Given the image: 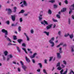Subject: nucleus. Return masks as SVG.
<instances>
[{"mask_svg":"<svg viewBox=\"0 0 74 74\" xmlns=\"http://www.w3.org/2000/svg\"><path fill=\"white\" fill-rule=\"evenodd\" d=\"M54 40L55 38L53 37L49 40V42L50 44H51V47H53L55 46V43H54V42H53V41H54Z\"/></svg>","mask_w":74,"mask_h":74,"instance_id":"obj_1","label":"nucleus"},{"mask_svg":"<svg viewBox=\"0 0 74 74\" xmlns=\"http://www.w3.org/2000/svg\"><path fill=\"white\" fill-rule=\"evenodd\" d=\"M43 14V12L42 11H41L40 14H39V21H42V15Z\"/></svg>","mask_w":74,"mask_h":74,"instance_id":"obj_2","label":"nucleus"},{"mask_svg":"<svg viewBox=\"0 0 74 74\" xmlns=\"http://www.w3.org/2000/svg\"><path fill=\"white\" fill-rule=\"evenodd\" d=\"M2 32L5 33V37H7V36H8V31L6 30H5L4 29H3L1 30Z\"/></svg>","mask_w":74,"mask_h":74,"instance_id":"obj_3","label":"nucleus"},{"mask_svg":"<svg viewBox=\"0 0 74 74\" xmlns=\"http://www.w3.org/2000/svg\"><path fill=\"white\" fill-rule=\"evenodd\" d=\"M69 9L70 10L69 12V14H71V12H72V10H74V4L71 6Z\"/></svg>","mask_w":74,"mask_h":74,"instance_id":"obj_4","label":"nucleus"},{"mask_svg":"<svg viewBox=\"0 0 74 74\" xmlns=\"http://www.w3.org/2000/svg\"><path fill=\"white\" fill-rule=\"evenodd\" d=\"M67 69H66V71L62 73L63 72V69H62L60 71V73L61 74H67Z\"/></svg>","mask_w":74,"mask_h":74,"instance_id":"obj_5","label":"nucleus"},{"mask_svg":"<svg viewBox=\"0 0 74 74\" xmlns=\"http://www.w3.org/2000/svg\"><path fill=\"white\" fill-rule=\"evenodd\" d=\"M37 55V53H35L33 54V56H30V58H31V59H33V58H35L36 56V55Z\"/></svg>","mask_w":74,"mask_h":74,"instance_id":"obj_6","label":"nucleus"},{"mask_svg":"<svg viewBox=\"0 0 74 74\" xmlns=\"http://www.w3.org/2000/svg\"><path fill=\"white\" fill-rule=\"evenodd\" d=\"M23 3L24 5L25 6H27V3H26V1H23L21 2L19 4H22V3Z\"/></svg>","mask_w":74,"mask_h":74,"instance_id":"obj_7","label":"nucleus"},{"mask_svg":"<svg viewBox=\"0 0 74 74\" xmlns=\"http://www.w3.org/2000/svg\"><path fill=\"white\" fill-rule=\"evenodd\" d=\"M6 11H8V13L9 14H11L12 12V10H11V9H7Z\"/></svg>","mask_w":74,"mask_h":74,"instance_id":"obj_8","label":"nucleus"},{"mask_svg":"<svg viewBox=\"0 0 74 74\" xmlns=\"http://www.w3.org/2000/svg\"><path fill=\"white\" fill-rule=\"evenodd\" d=\"M11 18L13 22H14L15 21V15H12Z\"/></svg>","mask_w":74,"mask_h":74,"instance_id":"obj_9","label":"nucleus"},{"mask_svg":"<svg viewBox=\"0 0 74 74\" xmlns=\"http://www.w3.org/2000/svg\"><path fill=\"white\" fill-rule=\"evenodd\" d=\"M57 55L58 58V59H60V58H61V55H60V53H57Z\"/></svg>","mask_w":74,"mask_h":74,"instance_id":"obj_10","label":"nucleus"},{"mask_svg":"<svg viewBox=\"0 0 74 74\" xmlns=\"http://www.w3.org/2000/svg\"><path fill=\"white\" fill-rule=\"evenodd\" d=\"M24 34L26 37L27 41H29L30 40V38H29V36H27V34H26V33H24Z\"/></svg>","mask_w":74,"mask_h":74,"instance_id":"obj_11","label":"nucleus"},{"mask_svg":"<svg viewBox=\"0 0 74 74\" xmlns=\"http://www.w3.org/2000/svg\"><path fill=\"white\" fill-rule=\"evenodd\" d=\"M16 49L19 53H21V49H20V48H19V47L16 46Z\"/></svg>","mask_w":74,"mask_h":74,"instance_id":"obj_12","label":"nucleus"},{"mask_svg":"<svg viewBox=\"0 0 74 74\" xmlns=\"http://www.w3.org/2000/svg\"><path fill=\"white\" fill-rule=\"evenodd\" d=\"M25 60L27 62H28V63H29V62H30V59H29V58H27V56H25Z\"/></svg>","mask_w":74,"mask_h":74,"instance_id":"obj_13","label":"nucleus"},{"mask_svg":"<svg viewBox=\"0 0 74 74\" xmlns=\"http://www.w3.org/2000/svg\"><path fill=\"white\" fill-rule=\"evenodd\" d=\"M52 24H51L47 26L46 27V28L47 30H48V29H50V28H51L52 27Z\"/></svg>","mask_w":74,"mask_h":74,"instance_id":"obj_14","label":"nucleus"},{"mask_svg":"<svg viewBox=\"0 0 74 74\" xmlns=\"http://www.w3.org/2000/svg\"><path fill=\"white\" fill-rule=\"evenodd\" d=\"M22 68H23V69L24 71H26V69H27V67H26V66L24 65L22 66Z\"/></svg>","mask_w":74,"mask_h":74,"instance_id":"obj_15","label":"nucleus"},{"mask_svg":"<svg viewBox=\"0 0 74 74\" xmlns=\"http://www.w3.org/2000/svg\"><path fill=\"white\" fill-rule=\"evenodd\" d=\"M66 11V8H63L62 9V10H61V12H64V11Z\"/></svg>","mask_w":74,"mask_h":74,"instance_id":"obj_16","label":"nucleus"},{"mask_svg":"<svg viewBox=\"0 0 74 74\" xmlns=\"http://www.w3.org/2000/svg\"><path fill=\"white\" fill-rule=\"evenodd\" d=\"M8 51H5L4 52V54L5 55V56H7L8 55Z\"/></svg>","mask_w":74,"mask_h":74,"instance_id":"obj_17","label":"nucleus"},{"mask_svg":"<svg viewBox=\"0 0 74 74\" xmlns=\"http://www.w3.org/2000/svg\"><path fill=\"white\" fill-rule=\"evenodd\" d=\"M17 41L19 42V43L21 44V42H22V41H23V40L22 39H18L17 40Z\"/></svg>","mask_w":74,"mask_h":74,"instance_id":"obj_18","label":"nucleus"},{"mask_svg":"<svg viewBox=\"0 0 74 74\" xmlns=\"http://www.w3.org/2000/svg\"><path fill=\"white\" fill-rule=\"evenodd\" d=\"M43 33H45V34H46V35L47 36H49V32H47L46 31H45L43 32Z\"/></svg>","mask_w":74,"mask_h":74,"instance_id":"obj_19","label":"nucleus"},{"mask_svg":"<svg viewBox=\"0 0 74 74\" xmlns=\"http://www.w3.org/2000/svg\"><path fill=\"white\" fill-rule=\"evenodd\" d=\"M16 9H17L16 7H14L13 12H16Z\"/></svg>","mask_w":74,"mask_h":74,"instance_id":"obj_20","label":"nucleus"},{"mask_svg":"<svg viewBox=\"0 0 74 74\" xmlns=\"http://www.w3.org/2000/svg\"><path fill=\"white\" fill-rule=\"evenodd\" d=\"M7 37H5V38H6V39L8 41H9V42H11V40L10 39V38H9L8 37H7Z\"/></svg>","mask_w":74,"mask_h":74,"instance_id":"obj_21","label":"nucleus"},{"mask_svg":"<svg viewBox=\"0 0 74 74\" xmlns=\"http://www.w3.org/2000/svg\"><path fill=\"white\" fill-rule=\"evenodd\" d=\"M48 13L49 14H50V15L51 14H52V11H51V10L49 9L48 10Z\"/></svg>","mask_w":74,"mask_h":74,"instance_id":"obj_22","label":"nucleus"},{"mask_svg":"<svg viewBox=\"0 0 74 74\" xmlns=\"http://www.w3.org/2000/svg\"><path fill=\"white\" fill-rule=\"evenodd\" d=\"M18 30L19 32L21 31V26H19L18 28Z\"/></svg>","mask_w":74,"mask_h":74,"instance_id":"obj_23","label":"nucleus"},{"mask_svg":"<svg viewBox=\"0 0 74 74\" xmlns=\"http://www.w3.org/2000/svg\"><path fill=\"white\" fill-rule=\"evenodd\" d=\"M38 65H39V66L40 68H42V64H41V63H38Z\"/></svg>","mask_w":74,"mask_h":74,"instance_id":"obj_24","label":"nucleus"},{"mask_svg":"<svg viewBox=\"0 0 74 74\" xmlns=\"http://www.w3.org/2000/svg\"><path fill=\"white\" fill-rule=\"evenodd\" d=\"M62 62H63L64 64H65V65L67 64V62L65 60L63 61Z\"/></svg>","mask_w":74,"mask_h":74,"instance_id":"obj_25","label":"nucleus"},{"mask_svg":"<svg viewBox=\"0 0 74 74\" xmlns=\"http://www.w3.org/2000/svg\"><path fill=\"white\" fill-rule=\"evenodd\" d=\"M22 49L24 51H25V53H26L27 54L28 53L26 51V49L24 48H22Z\"/></svg>","mask_w":74,"mask_h":74,"instance_id":"obj_26","label":"nucleus"},{"mask_svg":"<svg viewBox=\"0 0 74 74\" xmlns=\"http://www.w3.org/2000/svg\"><path fill=\"white\" fill-rule=\"evenodd\" d=\"M49 2H50V3H54L55 1V0H51L50 1H49Z\"/></svg>","mask_w":74,"mask_h":74,"instance_id":"obj_27","label":"nucleus"},{"mask_svg":"<svg viewBox=\"0 0 74 74\" xmlns=\"http://www.w3.org/2000/svg\"><path fill=\"white\" fill-rule=\"evenodd\" d=\"M57 69V70H62V68L60 66L58 67Z\"/></svg>","mask_w":74,"mask_h":74,"instance_id":"obj_28","label":"nucleus"},{"mask_svg":"<svg viewBox=\"0 0 74 74\" xmlns=\"http://www.w3.org/2000/svg\"><path fill=\"white\" fill-rule=\"evenodd\" d=\"M3 60H6V58H5V56L4 55H3Z\"/></svg>","mask_w":74,"mask_h":74,"instance_id":"obj_29","label":"nucleus"},{"mask_svg":"<svg viewBox=\"0 0 74 74\" xmlns=\"http://www.w3.org/2000/svg\"><path fill=\"white\" fill-rule=\"evenodd\" d=\"M52 21L54 22H57L58 21L57 20L55 19L54 18H52Z\"/></svg>","mask_w":74,"mask_h":74,"instance_id":"obj_30","label":"nucleus"},{"mask_svg":"<svg viewBox=\"0 0 74 74\" xmlns=\"http://www.w3.org/2000/svg\"><path fill=\"white\" fill-rule=\"evenodd\" d=\"M25 12V10H21V12H19V13H22L23 14V13H24Z\"/></svg>","mask_w":74,"mask_h":74,"instance_id":"obj_31","label":"nucleus"},{"mask_svg":"<svg viewBox=\"0 0 74 74\" xmlns=\"http://www.w3.org/2000/svg\"><path fill=\"white\" fill-rule=\"evenodd\" d=\"M60 62H58L57 64L56 65V67H59L60 66Z\"/></svg>","mask_w":74,"mask_h":74,"instance_id":"obj_32","label":"nucleus"},{"mask_svg":"<svg viewBox=\"0 0 74 74\" xmlns=\"http://www.w3.org/2000/svg\"><path fill=\"white\" fill-rule=\"evenodd\" d=\"M68 22L69 25H70L71 21H70V18H69L68 20Z\"/></svg>","mask_w":74,"mask_h":74,"instance_id":"obj_33","label":"nucleus"},{"mask_svg":"<svg viewBox=\"0 0 74 74\" xmlns=\"http://www.w3.org/2000/svg\"><path fill=\"white\" fill-rule=\"evenodd\" d=\"M18 23H16V24L14 25V24H12L11 25L12 26H16L17 25Z\"/></svg>","mask_w":74,"mask_h":74,"instance_id":"obj_34","label":"nucleus"},{"mask_svg":"<svg viewBox=\"0 0 74 74\" xmlns=\"http://www.w3.org/2000/svg\"><path fill=\"white\" fill-rule=\"evenodd\" d=\"M19 21L20 22H22L23 21V20L22 19V18H19Z\"/></svg>","mask_w":74,"mask_h":74,"instance_id":"obj_35","label":"nucleus"},{"mask_svg":"<svg viewBox=\"0 0 74 74\" xmlns=\"http://www.w3.org/2000/svg\"><path fill=\"white\" fill-rule=\"evenodd\" d=\"M13 39L14 40H17V38H16V36H13Z\"/></svg>","mask_w":74,"mask_h":74,"instance_id":"obj_36","label":"nucleus"},{"mask_svg":"<svg viewBox=\"0 0 74 74\" xmlns=\"http://www.w3.org/2000/svg\"><path fill=\"white\" fill-rule=\"evenodd\" d=\"M9 56L10 57V58H13V56L12 55V54H10L9 55Z\"/></svg>","mask_w":74,"mask_h":74,"instance_id":"obj_37","label":"nucleus"},{"mask_svg":"<svg viewBox=\"0 0 74 74\" xmlns=\"http://www.w3.org/2000/svg\"><path fill=\"white\" fill-rule=\"evenodd\" d=\"M68 36H70L69 33L67 34H65L64 35V37H68Z\"/></svg>","mask_w":74,"mask_h":74,"instance_id":"obj_38","label":"nucleus"},{"mask_svg":"<svg viewBox=\"0 0 74 74\" xmlns=\"http://www.w3.org/2000/svg\"><path fill=\"white\" fill-rule=\"evenodd\" d=\"M43 71L44 73H45V74H47V72L46 71V70H45V69H44L43 70Z\"/></svg>","mask_w":74,"mask_h":74,"instance_id":"obj_39","label":"nucleus"},{"mask_svg":"<svg viewBox=\"0 0 74 74\" xmlns=\"http://www.w3.org/2000/svg\"><path fill=\"white\" fill-rule=\"evenodd\" d=\"M64 3H65L66 4H68V1H67V0H65L64 1Z\"/></svg>","mask_w":74,"mask_h":74,"instance_id":"obj_40","label":"nucleus"},{"mask_svg":"<svg viewBox=\"0 0 74 74\" xmlns=\"http://www.w3.org/2000/svg\"><path fill=\"white\" fill-rule=\"evenodd\" d=\"M30 32H31V34H33L34 33V31H33V29H32L30 30Z\"/></svg>","mask_w":74,"mask_h":74,"instance_id":"obj_41","label":"nucleus"},{"mask_svg":"<svg viewBox=\"0 0 74 74\" xmlns=\"http://www.w3.org/2000/svg\"><path fill=\"white\" fill-rule=\"evenodd\" d=\"M69 36L70 37V38H73V35L72 34V35H69Z\"/></svg>","mask_w":74,"mask_h":74,"instance_id":"obj_42","label":"nucleus"},{"mask_svg":"<svg viewBox=\"0 0 74 74\" xmlns=\"http://www.w3.org/2000/svg\"><path fill=\"white\" fill-rule=\"evenodd\" d=\"M44 22L46 24V25H48V22H47V21H45V20H44Z\"/></svg>","mask_w":74,"mask_h":74,"instance_id":"obj_43","label":"nucleus"},{"mask_svg":"<svg viewBox=\"0 0 74 74\" xmlns=\"http://www.w3.org/2000/svg\"><path fill=\"white\" fill-rule=\"evenodd\" d=\"M6 23L7 25H10V21H6Z\"/></svg>","mask_w":74,"mask_h":74,"instance_id":"obj_44","label":"nucleus"},{"mask_svg":"<svg viewBox=\"0 0 74 74\" xmlns=\"http://www.w3.org/2000/svg\"><path fill=\"white\" fill-rule=\"evenodd\" d=\"M61 67L62 68H64V67H65V65H64L63 64H62Z\"/></svg>","mask_w":74,"mask_h":74,"instance_id":"obj_45","label":"nucleus"},{"mask_svg":"<svg viewBox=\"0 0 74 74\" xmlns=\"http://www.w3.org/2000/svg\"><path fill=\"white\" fill-rule=\"evenodd\" d=\"M53 58V57H50V59L49 60V62H51V60H52V58Z\"/></svg>","mask_w":74,"mask_h":74,"instance_id":"obj_46","label":"nucleus"},{"mask_svg":"<svg viewBox=\"0 0 74 74\" xmlns=\"http://www.w3.org/2000/svg\"><path fill=\"white\" fill-rule=\"evenodd\" d=\"M56 16L58 18H60V16L59 14H57L56 15Z\"/></svg>","mask_w":74,"mask_h":74,"instance_id":"obj_47","label":"nucleus"},{"mask_svg":"<svg viewBox=\"0 0 74 74\" xmlns=\"http://www.w3.org/2000/svg\"><path fill=\"white\" fill-rule=\"evenodd\" d=\"M58 34L59 36H60V34H61V32H60V31H59L58 32Z\"/></svg>","mask_w":74,"mask_h":74,"instance_id":"obj_48","label":"nucleus"},{"mask_svg":"<svg viewBox=\"0 0 74 74\" xmlns=\"http://www.w3.org/2000/svg\"><path fill=\"white\" fill-rule=\"evenodd\" d=\"M22 46H23V47H26V45H25V43H23L22 44Z\"/></svg>","mask_w":74,"mask_h":74,"instance_id":"obj_49","label":"nucleus"},{"mask_svg":"<svg viewBox=\"0 0 74 74\" xmlns=\"http://www.w3.org/2000/svg\"><path fill=\"white\" fill-rule=\"evenodd\" d=\"M32 62L33 63H35V60H34L32 59Z\"/></svg>","mask_w":74,"mask_h":74,"instance_id":"obj_50","label":"nucleus"},{"mask_svg":"<svg viewBox=\"0 0 74 74\" xmlns=\"http://www.w3.org/2000/svg\"><path fill=\"white\" fill-rule=\"evenodd\" d=\"M53 6L54 7V8H57V5H54Z\"/></svg>","mask_w":74,"mask_h":74,"instance_id":"obj_51","label":"nucleus"},{"mask_svg":"<svg viewBox=\"0 0 74 74\" xmlns=\"http://www.w3.org/2000/svg\"><path fill=\"white\" fill-rule=\"evenodd\" d=\"M20 63L22 66L24 65H23V62H22V61H21Z\"/></svg>","mask_w":74,"mask_h":74,"instance_id":"obj_52","label":"nucleus"},{"mask_svg":"<svg viewBox=\"0 0 74 74\" xmlns=\"http://www.w3.org/2000/svg\"><path fill=\"white\" fill-rule=\"evenodd\" d=\"M20 7H22V8L24 7V5L23 4H22L21 6Z\"/></svg>","mask_w":74,"mask_h":74,"instance_id":"obj_53","label":"nucleus"},{"mask_svg":"<svg viewBox=\"0 0 74 74\" xmlns=\"http://www.w3.org/2000/svg\"><path fill=\"white\" fill-rule=\"evenodd\" d=\"M45 63L46 64H47V60H45Z\"/></svg>","mask_w":74,"mask_h":74,"instance_id":"obj_54","label":"nucleus"},{"mask_svg":"<svg viewBox=\"0 0 74 74\" xmlns=\"http://www.w3.org/2000/svg\"><path fill=\"white\" fill-rule=\"evenodd\" d=\"M71 51L72 52H74V49H73V48H72L71 50Z\"/></svg>","mask_w":74,"mask_h":74,"instance_id":"obj_55","label":"nucleus"},{"mask_svg":"<svg viewBox=\"0 0 74 74\" xmlns=\"http://www.w3.org/2000/svg\"><path fill=\"white\" fill-rule=\"evenodd\" d=\"M28 15V14H24V16H27Z\"/></svg>","mask_w":74,"mask_h":74,"instance_id":"obj_56","label":"nucleus"},{"mask_svg":"<svg viewBox=\"0 0 74 74\" xmlns=\"http://www.w3.org/2000/svg\"><path fill=\"white\" fill-rule=\"evenodd\" d=\"M18 71H19V72L21 71V69H20V68H18Z\"/></svg>","mask_w":74,"mask_h":74,"instance_id":"obj_57","label":"nucleus"},{"mask_svg":"<svg viewBox=\"0 0 74 74\" xmlns=\"http://www.w3.org/2000/svg\"><path fill=\"white\" fill-rule=\"evenodd\" d=\"M67 46V45L66 44H64L63 45V47H66Z\"/></svg>","mask_w":74,"mask_h":74,"instance_id":"obj_58","label":"nucleus"},{"mask_svg":"<svg viewBox=\"0 0 74 74\" xmlns=\"http://www.w3.org/2000/svg\"><path fill=\"white\" fill-rule=\"evenodd\" d=\"M37 71H38V72H40V69H38L37 70Z\"/></svg>","mask_w":74,"mask_h":74,"instance_id":"obj_59","label":"nucleus"},{"mask_svg":"<svg viewBox=\"0 0 74 74\" xmlns=\"http://www.w3.org/2000/svg\"><path fill=\"white\" fill-rule=\"evenodd\" d=\"M63 44V42H61L60 44V45H62Z\"/></svg>","mask_w":74,"mask_h":74,"instance_id":"obj_60","label":"nucleus"},{"mask_svg":"<svg viewBox=\"0 0 74 74\" xmlns=\"http://www.w3.org/2000/svg\"><path fill=\"white\" fill-rule=\"evenodd\" d=\"M13 64H16V62L14 61L13 62Z\"/></svg>","mask_w":74,"mask_h":74,"instance_id":"obj_61","label":"nucleus"},{"mask_svg":"<svg viewBox=\"0 0 74 74\" xmlns=\"http://www.w3.org/2000/svg\"><path fill=\"white\" fill-rule=\"evenodd\" d=\"M44 21H41V24H42V25H43L44 24Z\"/></svg>","mask_w":74,"mask_h":74,"instance_id":"obj_62","label":"nucleus"},{"mask_svg":"<svg viewBox=\"0 0 74 74\" xmlns=\"http://www.w3.org/2000/svg\"><path fill=\"white\" fill-rule=\"evenodd\" d=\"M9 60H10V58H8L7 60V61H9Z\"/></svg>","mask_w":74,"mask_h":74,"instance_id":"obj_63","label":"nucleus"},{"mask_svg":"<svg viewBox=\"0 0 74 74\" xmlns=\"http://www.w3.org/2000/svg\"><path fill=\"white\" fill-rule=\"evenodd\" d=\"M8 45H12V44L10 43H9Z\"/></svg>","mask_w":74,"mask_h":74,"instance_id":"obj_64","label":"nucleus"}]
</instances>
